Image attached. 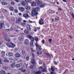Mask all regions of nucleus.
Returning a JSON list of instances; mask_svg holds the SVG:
<instances>
[{
    "label": "nucleus",
    "instance_id": "1",
    "mask_svg": "<svg viewBox=\"0 0 74 74\" xmlns=\"http://www.w3.org/2000/svg\"><path fill=\"white\" fill-rule=\"evenodd\" d=\"M38 11H40V10H39V8L38 7L36 8L33 9L32 11L31 15L32 16H37V15L38 14Z\"/></svg>",
    "mask_w": 74,
    "mask_h": 74
},
{
    "label": "nucleus",
    "instance_id": "2",
    "mask_svg": "<svg viewBox=\"0 0 74 74\" xmlns=\"http://www.w3.org/2000/svg\"><path fill=\"white\" fill-rule=\"evenodd\" d=\"M36 1L40 8H43L44 7H45V5H46V3H42L39 0H36Z\"/></svg>",
    "mask_w": 74,
    "mask_h": 74
},
{
    "label": "nucleus",
    "instance_id": "3",
    "mask_svg": "<svg viewBox=\"0 0 74 74\" xmlns=\"http://www.w3.org/2000/svg\"><path fill=\"white\" fill-rule=\"evenodd\" d=\"M31 63H32L33 65H31L29 67V68L30 69H33V67H34V65L36 64V61H35V60L34 59H32L31 60Z\"/></svg>",
    "mask_w": 74,
    "mask_h": 74
},
{
    "label": "nucleus",
    "instance_id": "4",
    "mask_svg": "<svg viewBox=\"0 0 74 74\" xmlns=\"http://www.w3.org/2000/svg\"><path fill=\"white\" fill-rule=\"evenodd\" d=\"M30 1H26L25 0V1H23L21 3V4L23 6H25V5H27V3L29 2H30Z\"/></svg>",
    "mask_w": 74,
    "mask_h": 74
},
{
    "label": "nucleus",
    "instance_id": "5",
    "mask_svg": "<svg viewBox=\"0 0 74 74\" xmlns=\"http://www.w3.org/2000/svg\"><path fill=\"white\" fill-rule=\"evenodd\" d=\"M27 37L29 39H30V40L32 41H33V42H34V38H33V37L31 36L30 35H28L27 36Z\"/></svg>",
    "mask_w": 74,
    "mask_h": 74
},
{
    "label": "nucleus",
    "instance_id": "6",
    "mask_svg": "<svg viewBox=\"0 0 74 74\" xmlns=\"http://www.w3.org/2000/svg\"><path fill=\"white\" fill-rule=\"evenodd\" d=\"M22 19L18 18V19H16V23H22Z\"/></svg>",
    "mask_w": 74,
    "mask_h": 74
},
{
    "label": "nucleus",
    "instance_id": "7",
    "mask_svg": "<svg viewBox=\"0 0 74 74\" xmlns=\"http://www.w3.org/2000/svg\"><path fill=\"white\" fill-rule=\"evenodd\" d=\"M24 44L26 45H28L29 44V40L26 39L24 42Z\"/></svg>",
    "mask_w": 74,
    "mask_h": 74
},
{
    "label": "nucleus",
    "instance_id": "8",
    "mask_svg": "<svg viewBox=\"0 0 74 74\" xmlns=\"http://www.w3.org/2000/svg\"><path fill=\"white\" fill-rule=\"evenodd\" d=\"M23 23L21 24V25L24 27H25L26 26V23L27 22V21L26 20H23Z\"/></svg>",
    "mask_w": 74,
    "mask_h": 74
},
{
    "label": "nucleus",
    "instance_id": "9",
    "mask_svg": "<svg viewBox=\"0 0 74 74\" xmlns=\"http://www.w3.org/2000/svg\"><path fill=\"white\" fill-rule=\"evenodd\" d=\"M6 45L9 48H14V47L12 46V44L11 43H6Z\"/></svg>",
    "mask_w": 74,
    "mask_h": 74
},
{
    "label": "nucleus",
    "instance_id": "10",
    "mask_svg": "<svg viewBox=\"0 0 74 74\" xmlns=\"http://www.w3.org/2000/svg\"><path fill=\"white\" fill-rule=\"evenodd\" d=\"M23 38H24V36H21L19 38H18V40L20 41H22L23 40Z\"/></svg>",
    "mask_w": 74,
    "mask_h": 74
},
{
    "label": "nucleus",
    "instance_id": "11",
    "mask_svg": "<svg viewBox=\"0 0 74 74\" xmlns=\"http://www.w3.org/2000/svg\"><path fill=\"white\" fill-rule=\"evenodd\" d=\"M40 20H42V21L40 20H39V24H40V25H42L44 23V20L42 18L40 19Z\"/></svg>",
    "mask_w": 74,
    "mask_h": 74
},
{
    "label": "nucleus",
    "instance_id": "12",
    "mask_svg": "<svg viewBox=\"0 0 74 74\" xmlns=\"http://www.w3.org/2000/svg\"><path fill=\"white\" fill-rule=\"evenodd\" d=\"M21 54L24 56H26V52L25 50H22L21 51Z\"/></svg>",
    "mask_w": 74,
    "mask_h": 74
},
{
    "label": "nucleus",
    "instance_id": "13",
    "mask_svg": "<svg viewBox=\"0 0 74 74\" xmlns=\"http://www.w3.org/2000/svg\"><path fill=\"white\" fill-rule=\"evenodd\" d=\"M23 16L24 17L25 19H27L29 17V14H23Z\"/></svg>",
    "mask_w": 74,
    "mask_h": 74
},
{
    "label": "nucleus",
    "instance_id": "14",
    "mask_svg": "<svg viewBox=\"0 0 74 74\" xmlns=\"http://www.w3.org/2000/svg\"><path fill=\"white\" fill-rule=\"evenodd\" d=\"M18 8L21 12H23L25 11V8L23 7H19Z\"/></svg>",
    "mask_w": 74,
    "mask_h": 74
},
{
    "label": "nucleus",
    "instance_id": "15",
    "mask_svg": "<svg viewBox=\"0 0 74 74\" xmlns=\"http://www.w3.org/2000/svg\"><path fill=\"white\" fill-rule=\"evenodd\" d=\"M26 27L27 29L28 30H31V28H30V25H29V24H27L26 25Z\"/></svg>",
    "mask_w": 74,
    "mask_h": 74
},
{
    "label": "nucleus",
    "instance_id": "16",
    "mask_svg": "<svg viewBox=\"0 0 74 74\" xmlns=\"http://www.w3.org/2000/svg\"><path fill=\"white\" fill-rule=\"evenodd\" d=\"M15 56L16 58H19L21 57V55L18 53H16Z\"/></svg>",
    "mask_w": 74,
    "mask_h": 74
},
{
    "label": "nucleus",
    "instance_id": "17",
    "mask_svg": "<svg viewBox=\"0 0 74 74\" xmlns=\"http://www.w3.org/2000/svg\"><path fill=\"white\" fill-rule=\"evenodd\" d=\"M10 66L12 68H14L15 66V63L12 64H11Z\"/></svg>",
    "mask_w": 74,
    "mask_h": 74
},
{
    "label": "nucleus",
    "instance_id": "18",
    "mask_svg": "<svg viewBox=\"0 0 74 74\" xmlns=\"http://www.w3.org/2000/svg\"><path fill=\"white\" fill-rule=\"evenodd\" d=\"M8 55L9 56H13V53L11 52L8 53Z\"/></svg>",
    "mask_w": 74,
    "mask_h": 74
},
{
    "label": "nucleus",
    "instance_id": "19",
    "mask_svg": "<svg viewBox=\"0 0 74 74\" xmlns=\"http://www.w3.org/2000/svg\"><path fill=\"white\" fill-rule=\"evenodd\" d=\"M41 71L40 70L36 72L35 74H41Z\"/></svg>",
    "mask_w": 74,
    "mask_h": 74
},
{
    "label": "nucleus",
    "instance_id": "20",
    "mask_svg": "<svg viewBox=\"0 0 74 74\" xmlns=\"http://www.w3.org/2000/svg\"><path fill=\"white\" fill-rule=\"evenodd\" d=\"M32 6L33 7L36 6V3L35 2H32Z\"/></svg>",
    "mask_w": 74,
    "mask_h": 74
},
{
    "label": "nucleus",
    "instance_id": "21",
    "mask_svg": "<svg viewBox=\"0 0 74 74\" xmlns=\"http://www.w3.org/2000/svg\"><path fill=\"white\" fill-rule=\"evenodd\" d=\"M2 53V56H4L5 55V52L4 51H2L1 52Z\"/></svg>",
    "mask_w": 74,
    "mask_h": 74
},
{
    "label": "nucleus",
    "instance_id": "22",
    "mask_svg": "<svg viewBox=\"0 0 74 74\" xmlns=\"http://www.w3.org/2000/svg\"><path fill=\"white\" fill-rule=\"evenodd\" d=\"M0 73L1 74H5V72L3 70L1 71Z\"/></svg>",
    "mask_w": 74,
    "mask_h": 74
},
{
    "label": "nucleus",
    "instance_id": "23",
    "mask_svg": "<svg viewBox=\"0 0 74 74\" xmlns=\"http://www.w3.org/2000/svg\"><path fill=\"white\" fill-rule=\"evenodd\" d=\"M4 23H0V29H2L3 26H4Z\"/></svg>",
    "mask_w": 74,
    "mask_h": 74
},
{
    "label": "nucleus",
    "instance_id": "24",
    "mask_svg": "<svg viewBox=\"0 0 74 74\" xmlns=\"http://www.w3.org/2000/svg\"><path fill=\"white\" fill-rule=\"evenodd\" d=\"M51 70L52 71H55V67L51 66Z\"/></svg>",
    "mask_w": 74,
    "mask_h": 74
},
{
    "label": "nucleus",
    "instance_id": "25",
    "mask_svg": "<svg viewBox=\"0 0 74 74\" xmlns=\"http://www.w3.org/2000/svg\"><path fill=\"white\" fill-rule=\"evenodd\" d=\"M5 39L6 40V41H7L9 42L10 41V38H8L7 37H5Z\"/></svg>",
    "mask_w": 74,
    "mask_h": 74
},
{
    "label": "nucleus",
    "instance_id": "26",
    "mask_svg": "<svg viewBox=\"0 0 74 74\" xmlns=\"http://www.w3.org/2000/svg\"><path fill=\"white\" fill-rule=\"evenodd\" d=\"M25 8L27 10H30V7L29 6H26Z\"/></svg>",
    "mask_w": 74,
    "mask_h": 74
},
{
    "label": "nucleus",
    "instance_id": "27",
    "mask_svg": "<svg viewBox=\"0 0 74 74\" xmlns=\"http://www.w3.org/2000/svg\"><path fill=\"white\" fill-rule=\"evenodd\" d=\"M9 9L10 11H13L14 10V8H13V7H10L9 8Z\"/></svg>",
    "mask_w": 74,
    "mask_h": 74
},
{
    "label": "nucleus",
    "instance_id": "28",
    "mask_svg": "<svg viewBox=\"0 0 74 74\" xmlns=\"http://www.w3.org/2000/svg\"><path fill=\"white\" fill-rule=\"evenodd\" d=\"M34 40L37 43V41H38V38L37 37L34 38Z\"/></svg>",
    "mask_w": 74,
    "mask_h": 74
},
{
    "label": "nucleus",
    "instance_id": "29",
    "mask_svg": "<svg viewBox=\"0 0 74 74\" xmlns=\"http://www.w3.org/2000/svg\"><path fill=\"white\" fill-rule=\"evenodd\" d=\"M37 53L38 55H41L42 54V52L41 51H38Z\"/></svg>",
    "mask_w": 74,
    "mask_h": 74
},
{
    "label": "nucleus",
    "instance_id": "30",
    "mask_svg": "<svg viewBox=\"0 0 74 74\" xmlns=\"http://www.w3.org/2000/svg\"><path fill=\"white\" fill-rule=\"evenodd\" d=\"M25 33H26L27 34H28L29 33V31L27 29H25L24 32Z\"/></svg>",
    "mask_w": 74,
    "mask_h": 74
},
{
    "label": "nucleus",
    "instance_id": "31",
    "mask_svg": "<svg viewBox=\"0 0 74 74\" xmlns=\"http://www.w3.org/2000/svg\"><path fill=\"white\" fill-rule=\"evenodd\" d=\"M35 45L36 47V48H39L40 46L37 43H35Z\"/></svg>",
    "mask_w": 74,
    "mask_h": 74
},
{
    "label": "nucleus",
    "instance_id": "32",
    "mask_svg": "<svg viewBox=\"0 0 74 74\" xmlns=\"http://www.w3.org/2000/svg\"><path fill=\"white\" fill-rule=\"evenodd\" d=\"M30 46L31 47H33V42L32 41H31L30 42Z\"/></svg>",
    "mask_w": 74,
    "mask_h": 74
},
{
    "label": "nucleus",
    "instance_id": "33",
    "mask_svg": "<svg viewBox=\"0 0 74 74\" xmlns=\"http://www.w3.org/2000/svg\"><path fill=\"white\" fill-rule=\"evenodd\" d=\"M16 68H19V67H20V64H16Z\"/></svg>",
    "mask_w": 74,
    "mask_h": 74
},
{
    "label": "nucleus",
    "instance_id": "34",
    "mask_svg": "<svg viewBox=\"0 0 74 74\" xmlns=\"http://www.w3.org/2000/svg\"><path fill=\"white\" fill-rule=\"evenodd\" d=\"M41 71L42 72H46V71H47V70L45 69H43V70H41Z\"/></svg>",
    "mask_w": 74,
    "mask_h": 74
},
{
    "label": "nucleus",
    "instance_id": "35",
    "mask_svg": "<svg viewBox=\"0 0 74 74\" xmlns=\"http://www.w3.org/2000/svg\"><path fill=\"white\" fill-rule=\"evenodd\" d=\"M12 21H15V18L14 17H13L11 19Z\"/></svg>",
    "mask_w": 74,
    "mask_h": 74
},
{
    "label": "nucleus",
    "instance_id": "36",
    "mask_svg": "<svg viewBox=\"0 0 74 74\" xmlns=\"http://www.w3.org/2000/svg\"><path fill=\"white\" fill-rule=\"evenodd\" d=\"M49 41L50 44L52 43V39H49Z\"/></svg>",
    "mask_w": 74,
    "mask_h": 74
},
{
    "label": "nucleus",
    "instance_id": "37",
    "mask_svg": "<svg viewBox=\"0 0 74 74\" xmlns=\"http://www.w3.org/2000/svg\"><path fill=\"white\" fill-rule=\"evenodd\" d=\"M26 71V69H24V70H22L21 71V72H22V73H25Z\"/></svg>",
    "mask_w": 74,
    "mask_h": 74
},
{
    "label": "nucleus",
    "instance_id": "38",
    "mask_svg": "<svg viewBox=\"0 0 74 74\" xmlns=\"http://www.w3.org/2000/svg\"><path fill=\"white\" fill-rule=\"evenodd\" d=\"M4 62H8V63H9V60H4Z\"/></svg>",
    "mask_w": 74,
    "mask_h": 74
},
{
    "label": "nucleus",
    "instance_id": "39",
    "mask_svg": "<svg viewBox=\"0 0 74 74\" xmlns=\"http://www.w3.org/2000/svg\"><path fill=\"white\" fill-rule=\"evenodd\" d=\"M38 69H39L41 71V70H43V68L42 66L40 67V68H38Z\"/></svg>",
    "mask_w": 74,
    "mask_h": 74
},
{
    "label": "nucleus",
    "instance_id": "40",
    "mask_svg": "<svg viewBox=\"0 0 74 74\" xmlns=\"http://www.w3.org/2000/svg\"><path fill=\"white\" fill-rule=\"evenodd\" d=\"M53 63L54 65H58V64L56 63V61H53Z\"/></svg>",
    "mask_w": 74,
    "mask_h": 74
},
{
    "label": "nucleus",
    "instance_id": "41",
    "mask_svg": "<svg viewBox=\"0 0 74 74\" xmlns=\"http://www.w3.org/2000/svg\"><path fill=\"white\" fill-rule=\"evenodd\" d=\"M42 63V60H39V63L40 64H41Z\"/></svg>",
    "mask_w": 74,
    "mask_h": 74
},
{
    "label": "nucleus",
    "instance_id": "42",
    "mask_svg": "<svg viewBox=\"0 0 74 74\" xmlns=\"http://www.w3.org/2000/svg\"><path fill=\"white\" fill-rule=\"evenodd\" d=\"M26 59L27 60H29V56H27L26 57Z\"/></svg>",
    "mask_w": 74,
    "mask_h": 74
},
{
    "label": "nucleus",
    "instance_id": "43",
    "mask_svg": "<svg viewBox=\"0 0 74 74\" xmlns=\"http://www.w3.org/2000/svg\"><path fill=\"white\" fill-rule=\"evenodd\" d=\"M41 42L42 43V44H44L45 43V41L44 40V39L42 40V41H41Z\"/></svg>",
    "mask_w": 74,
    "mask_h": 74
},
{
    "label": "nucleus",
    "instance_id": "44",
    "mask_svg": "<svg viewBox=\"0 0 74 74\" xmlns=\"http://www.w3.org/2000/svg\"><path fill=\"white\" fill-rule=\"evenodd\" d=\"M32 56L33 58H35V55H34V53H32Z\"/></svg>",
    "mask_w": 74,
    "mask_h": 74
},
{
    "label": "nucleus",
    "instance_id": "45",
    "mask_svg": "<svg viewBox=\"0 0 74 74\" xmlns=\"http://www.w3.org/2000/svg\"><path fill=\"white\" fill-rule=\"evenodd\" d=\"M58 10V11H62V9L60 8H59Z\"/></svg>",
    "mask_w": 74,
    "mask_h": 74
},
{
    "label": "nucleus",
    "instance_id": "46",
    "mask_svg": "<svg viewBox=\"0 0 74 74\" xmlns=\"http://www.w3.org/2000/svg\"><path fill=\"white\" fill-rule=\"evenodd\" d=\"M11 43L12 44V46H13V47H14H14H15V45L14 44L12 43Z\"/></svg>",
    "mask_w": 74,
    "mask_h": 74
},
{
    "label": "nucleus",
    "instance_id": "47",
    "mask_svg": "<svg viewBox=\"0 0 74 74\" xmlns=\"http://www.w3.org/2000/svg\"><path fill=\"white\" fill-rule=\"evenodd\" d=\"M38 49H39V50H42V49L41 48V46H39V47H38Z\"/></svg>",
    "mask_w": 74,
    "mask_h": 74
},
{
    "label": "nucleus",
    "instance_id": "48",
    "mask_svg": "<svg viewBox=\"0 0 74 74\" xmlns=\"http://www.w3.org/2000/svg\"><path fill=\"white\" fill-rule=\"evenodd\" d=\"M14 12H15V13H18V10L17 9H15Z\"/></svg>",
    "mask_w": 74,
    "mask_h": 74
},
{
    "label": "nucleus",
    "instance_id": "49",
    "mask_svg": "<svg viewBox=\"0 0 74 74\" xmlns=\"http://www.w3.org/2000/svg\"><path fill=\"white\" fill-rule=\"evenodd\" d=\"M11 4H12V5H14V4H15V3H14V2L12 1L11 2Z\"/></svg>",
    "mask_w": 74,
    "mask_h": 74
},
{
    "label": "nucleus",
    "instance_id": "50",
    "mask_svg": "<svg viewBox=\"0 0 74 74\" xmlns=\"http://www.w3.org/2000/svg\"><path fill=\"white\" fill-rule=\"evenodd\" d=\"M6 25L7 27H9V24H8L7 23H6Z\"/></svg>",
    "mask_w": 74,
    "mask_h": 74
},
{
    "label": "nucleus",
    "instance_id": "51",
    "mask_svg": "<svg viewBox=\"0 0 74 74\" xmlns=\"http://www.w3.org/2000/svg\"><path fill=\"white\" fill-rule=\"evenodd\" d=\"M72 18H74V13H72Z\"/></svg>",
    "mask_w": 74,
    "mask_h": 74
},
{
    "label": "nucleus",
    "instance_id": "52",
    "mask_svg": "<svg viewBox=\"0 0 74 74\" xmlns=\"http://www.w3.org/2000/svg\"><path fill=\"white\" fill-rule=\"evenodd\" d=\"M8 4V3H7L5 2L4 5H7Z\"/></svg>",
    "mask_w": 74,
    "mask_h": 74
},
{
    "label": "nucleus",
    "instance_id": "53",
    "mask_svg": "<svg viewBox=\"0 0 74 74\" xmlns=\"http://www.w3.org/2000/svg\"><path fill=\"white\" fill-rule=\"evenodd\" d=\"M51 14H53V13H54V11L53 10H51Z\"/></svg>",
    "mask_w": 74,
    "mask_h": 74
},
{
    "label": "nucleus",
    "instance_id": "54",
    "mask_svg": "<svg viewBox=\"0 0 74 74\" xmlns=\"http://www.w3.org/2000/svg\"><path fill=\"white\" fill-rule=\"evenodd\" d=\"M5 3V2H2V4L3 5H4V3Z\"/></svg>",
    "mask_w": 74,
    "mask_h": 74
},
{
    "label": "nucleus",
    "instance_id": "55",
    "mask_svg": "<svg viewBox=\"0 0 74 74\" xmlns=\"http://www.w3.org/2000/svg\"><path fill=\"white\" fill-rule=\"evenodd\" d=\"M1 19H3V18H4V17L3 16H1L0 17Z\"/></svg>",
    "mask_w": 74,
    "mask_h": 74
},
{
    "label": "nucleus",
    "instance_id": "56",
    "mask_svg": "<svg viewBox=\"0 0 74 74\" xmlns=\"http://www.w3.org/2000/svg\"><path fill=\"white\" fill-rule=\"evenodd\" d=\"M23 69L22 68H20V69H19V70H23Z\"/></svg>",
    "mask_w": 74,
    "mask_h": 74
},
{
    "label": "nucleus",
    "instance_id": "57",
    "mask_svg": "<svg viewBox=\"0 0 74 74\" xmlns=\"http://www.w3.org/2000/svg\"><path fill=\"white\" fill-rule=\"evenodd\" d=\"M29 23H33V22L32 21H29Z\"/></svg>",
    "mask_w": 74,
    "mask_h": 74
},
{
    "label": "nucleus",
    "instance_id": "58",
    "mask_svg": "<svg viewBox=\"0 0 74 74\" xmlns=\"http://www.w3.org/2000/svg\"><path fill=\"white\" fill-rule=\"evenodd\" d=\"M15 1L16 2H17V3H19V2L20 1H19V0H15Z\"/></svg>",
    "mask_w": 74,
    "mask_h": 74
},
{
    "label": "nucleus",
    "instance_id": "59",
    "mask_svg": "<svg viewBox=\"0 0 74 74\" xmlns=\"http://www.w3.org/2000/svg\"><path fill=\"white\" fill-rule=\"evenodd\" d=\"M1 63H2V60H1L0 59V64H1Z\"/></svg>",
    "mask_w": 74,
    "mask_h": 74
},
{
    "label": "nucleus",
    "instance_id": "60",
    "mask_svg": "<svg viewBox=\"0 0 74 74\" xmlns=\"http://www.w3.org/2000/svg\"><path fill=\"white\" fill-rule=\"evenodd\" d=\"M51 74H55V73H54V72H51Z\"/></svg>",
    "mask_w": 74,
    "mask_h": 74
},
{
    "label": "nucleus",
    "instance_id": "61",
    "mask_svg": "<svg viewBox=\"0 0 74 74\" xmlns=\"http://www.w3.org/2000/svg\"><path fill=\"white\" fill-rule=\"evenodd\" d=\"M63 1L64 2H65V3L67 2V1L66 0H63Z\"/></svg>",
    "mask_w": 74,
    "mask_h": 74
},
{
    "label": "nucleus",
    "instance_id": "62",
    "mask_svg": "<svg viewBox=\"0 0 74 74\" xmlns=\"http://www.w3.org/2000/svg\"><path fill=\"white\" fill-rule=\"evenodd\" d=\"M52 22H54V19H53V18H52Z\"/></svg>",
    "mask_w": 74,
    "mask_h": 74
},
{
    "label": "nucleus",
    "instance_id": "63",
    "mask_svg": "<svg viewBox=\"0 0 74 74\" xmlns=\"http://www.w3.org/2000/svg\"><path fill=\"white\" fill-rule=\"evenodd\" d=\"M8 69V67H5V70H7V69Z\"/></svg>",
    "mask_w": 74,
    "mask_h": 74
},
{
    "label": "nucleus",
    "instance_id": "64",
    "mask_svg": "<svg viewBox=\"0 0 74 74\" xmlns=\"http://www.w3.org/2000/svg\"><path fill=\"white\" fill-rule=\"evenodd\" d=\"M34 32H37V29H34Z\"/></svg>",
    "mask_w": 74,
    "mask_h": 74
}]
</instances>
